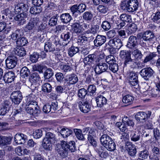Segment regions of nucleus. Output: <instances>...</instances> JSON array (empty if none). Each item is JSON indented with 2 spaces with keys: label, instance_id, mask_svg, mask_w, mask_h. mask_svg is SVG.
<instances>
[{
  "label": "nucleus",
  "instance_id": "f257e3e1",
  "mask_svg": "<svg viewBox=\"0 0 160 160\" xmlns=\"http://www.w3.org/2000/svg\"><path fill=\"white\" fill-rule=\"evenodd\" d=\"M96 131L95 129L89 127L84 128L82 130L78 129H74V132L77 138L79 140H84L86 138L85 136L87 134L88 140L91 144L95 147L97 145V142L95 139Z\"/></svg>",
  "mask_w": 160,
  "mask_h": 160
},
{
  "label": "nucleus",
  "instance_id": "f03ea898",
  "mask_svg": "<svg viewBox=\"0 0 160 160\" xmlns=\"http://www.w3.org/2000/svg\"><path fill=\"white\" fill-rule=\"evenodd\" d=\"M101 143L107 150L112 151L116 148V144L112 139L107 134L102 135L100 139Z\"/></svg>",
  "mask_w": 160,
  "mask_h": 160
},
{
  "label": "nucleus",
  "instance_id": "7ed1b4c3",
  "mask_svg": "<svg viewBox=\"0 0 160 160\" xmlns=\"http://www.w3.org/2000/svg\"><path fill=\"white\" fill-rule=\"evenodd\" d=\"M46 134L42 142V145L44 149L51 150L52 148V143L56 140L55 135L53 133L47 132L46 130Z\"/></svg>",
  "mask_w": 160,
  "mask_h": 160
},
{
  "label": "nucleus",
  "instance_id": "20e7f679",
  "mask_svg": "<svg viewBox=\"0 0 160 160\" xmlns=\"http://www.w3.org/2000/svg\"><path fill=\"white\" fill-rule=\"evenodd\" d=\"M151 113V112L150 111H148L146 112H139L135 115V118L141 125H144L143 122L146 121L150 118Z\"/></svg>",
  "mask_w": 160,
  "mask_h": 160
},
{
  "label": "nucleus",
  "instance_id": "39448f33",
  "mask_svg": "<svg viewBox=\"0 0 160 160\" xmlns=\"http://www.w3.org/2000/svg\"><path fill=\"white\" fill-rule=\"evenodd\" d=\"M154 73L153 70L150 67L145 68L142 69L139 72L141 76L145 80L148 81Z\"/></svg>",
  "mask_w": 160,
  "mask_h": 160
},
{
  "label": "nucleus",
  "instance_id": "423d86ee",
  "mask_svg": "<svg viewBox=\"0 0 160 160\" xmlns=\"http://www.w3.org/2000/svg\"><path fill=\"white\" fill-rule=\"evenodd\" d=\"M128 78L129 84L133 88L137 89L139 87L138 74L136 73L131 72Z\"/></svg>",
  "mask_w": 160,
  "mask_h": 160
},
{
  "label": "nucleus",
  "instance_id": "0eeeda50",
  "mask_svg": "<svg viewBox=\"0 0 160 160\" xmlns=\"http://www.w3.org/2000/svg\"><path fill=\"white\" fill-rule=\"evenodd\" d=\"M18 61V58L14 55L9 56L5 61L7 68L8 69L14 68L16 65Z\"/></svg>",
  "mask_w": 160,
  "mask_h": 160
},
{
  "label": "nucleus",
  "instance_id": "6e6552de",
  "mask_svg": "<svg viewBox=\"0 0 160 160\" xmlns=\"http://www.w3.org/2000/svg\"><path fill=\"white\" fill-rule=\"evenodd\" d=\"M11 99L15 104H18L21 102L22 96L21 92L18 91L12 92L11 95Z\"/></svg>",
  "mask_w": 160,
  "mask_h": 160
},
{
  "label": "nucleus",
  "instance_id": "1a4fd4ad",
  "mask_svg": "<svg viewBox=\"0 0 160 160\" xmlns=\"http://www.w3.org/2000/svg\"><path fill=\"white\" fill-rule=\"evenodd\" d=\"M28 15L27 12H23L18 14L14 17V19L18 22V24L21 25L26 23L28 20Z\"/></svg>",
  "mask_w": 160,
  "mask_h": 160
},
{
  "label": "nucleus",
  "instance_id": "9d476101",
  "mask_svg": "<svg viewBox=\"0 0 160 160\" xmlns=\"http://www.w3.org/2000/svg\"><path fill=\"white\" fill-rule=\"evenodd\" d=\"M108 45L115 49H119L122 46V43L121 40L115 38L109 40L108 42Z\"/></svg>",
  "mask_w": 160,
  "mask_h": 160
},
{
  "label": "nucleus",
  "instance_id": "9b49d317",
  "mask_svg": "<svg viewBox=\"0 0 160 160\" xmlns=\"http://www.w3.org/2000/svg\"><path fill=\"white\" fill-rule=\"evenodd\" d=\"M90 100L91 99H90L83 102L79 101L78 102L80 109L82 112L87 113L90 111L91 106L89 104Z\"/></svg>",
  "mask_w": 160,
  "mask_h": 160
},
{
  "label": "nucleus",
  "instance_id": "f8f14e48",
  "mask_svg": "<svg viewBox=\"0 0 160 160\" xmlns=\"http://www.w3.org/2000/svg\"><path fill=\"white\" fill-rule=\"evenodd\" d=\"M67 147V142L62 141L61 142V147L57 149L58 154L62 157H66L68 155V149Z\"/></svg>",
  "mask_w": 160,
  "mask_h": 160
},
{
  "label": "nucleus",
  "instance_id": "ddd939ff",
  "mask_svg": "<svg viewBox=\"0 0 160 160\" xmlns=\"http://www.w3.org/2000/svg\"><path fill=\"white\" fill-rule=\"evenodd\" d=\"M108 67L105 62H99L95 67V71L97 74H100L108 70Z\"/></svg>",
  "mask_w": 160,
  "mask_h": 160
},
{
  "label": "nucleus",
  "instance_id": "4468645a",
  "mask_svg": "<svg viewBox=\"0 0 160 160\" xmlns=\"http://www.w3.org/2000/svg\"><path fill=\"white\" fill-rule=\"evenodd\" d=\"M137 44V37L134 36H131L129 38L126 46L130 49H136Z\"/></svg>",
  "mask_w": 160,
  "mask_h": 160
},
{
  "label": "nucleus",
  "instance_id": "2eb2a0df",
  "mask_svg": "<svg viewBox=\"0 0 160 160\" xmlns=\"http://www.w3.org/2000/svg\"><path fill=\"white\" fill-rule=\"evenodd\" d=\"M128 8L127 11L129 12H133L137 9L138 6V2L137 0L128 1Z\"/></svg>",
  "mask_w": 160,
  "mask_h": 160
},
{
  "label": "nucleus",
  "instance_id": "dca6fc26",
  "mask_svg": "<svg viewBox=\"0 0 160 160\" xmlns=\"http://www.w3.org/2000/svg\"><path fill=\"white\" fill-rule=\"evenodd\" d=\"M65 80L68 85L70 86L78 82V78L76 74L72 73L67 76Z\"/></svg>",
  "mask_w": 160,
  "mask_h": 160
},
{
  "label": "nucleus",
  "instance_id": "f3484780",
  "mask_svg": "<svg viewBox=\"0 0 160 160\" xmlns=\"http://www.w3.org/2000/svg\"><path fill=\"white\" fill-rule=\"evenodd\" d=\"M107 38L105 36L98 35L94 41L95 46L98 47L104 44L106 41Z\"/></svg>",
  "mask_w": 160,
  "mask_h": 160
},
{
  "label": "nucleus",
  "instance_id": "a211bd4d",
  "mask_svg": "<svg viewBox=\"0 0 160 160\" xmlns=\"http://www.w3.org/2000/svg\"><path fill=\"white\" fill-rule=\"evenodd\" d=\"M142 38L145 41L151 42L153 41L155 35L152 32L147 31L143 33Z\"/></svg>",
  "mask_w": 160,
  "mask_h": 160
},
{
  "label": "nucleus",
  "instance_id": "6ab92c4d",
  "mask_svg": "<svg viewBox=\"0 0 160 160\" xmlns=\"http://www.w3.org/2000/svg\"><path fill=\"white\" fill-rule=\"evenodd\" d=\"M71 33L70 32H67L62 34L60 37L63 42H62V45L66 46L69 43L71 40Z\"/></svg>",
  "mask_w": 160,
  "mask_h": 160
},
{
  "label": "nucleus",
  "instance_id": "aec40b11",
  "mask_svg": "<svg viewBox=\"0 0 160 160\" xmlns=\"http://www.w3.org/2000/svg\"><path fill=\"white\" fill-rule=\"evenodd\" d=\"M10 102L6 101L0 107V115H4L9 110Z\"/></svg>",
  "mask_w": 160,
  "mask_h": 160
},
{
  "label": "nucleus",
  "instance_id": "412c9836",
  "mask_svg": "<svg viewBox=\"0 0 160 160\" xmlns=\"http://www.w3.org/2000/svg\"><path fill=\"white\" fill-rule=\"evenodd\" d=\"M15 74L12 71L8 72L3 76V80L6 83H10L13 81L15 78Z\"/></svg>",
  "mask_w": 160,
  "mask_h": 160
},
{
  "label": "nucleus",
  "instance_id": "4be33fe9",
  "mask_svg": "<svg viewBox=\"0 0 160 160\" xmlns=\"http://www.w3.org/2000/svg\"><path fill=\"white\" fill-rule=\"evenodd\" d=\"M125 148L130 156H134L135 155L137 152V149L134 145L127 143L125 145Z\"/></svg>",
  "mask_w": 160,
  "mask_h": 160
},
{
  "label": "nucleus",
  "instance_id": "5701e85b",
  "mask_svg": "<svg viewBox=\"0 0 160 160\" xmlns=\"http://www.w3.org/2000/svg\"><path fill=\"white\" fill-rule=\"evenodd\" d=\"M27 136L22 133H18L15 135V141L18 144H22L25 142Z\"/></svg>",
  "mask_w": 160,
  "mask_h": 160
},
{
  "label": "nucleus",
  "instance_id": "b1692460",
  "mask_svg": "<svg viewBox=\"0 0 160 160\" xmlns=\"http://www.w3.org/2000/svg\"><path fill=\"white\" fill-rule=\"evenodd\" d=\"M96 101L98 107L101 108L106 105L107 102L106 98L102 95H100L96 98Z\"/></svg>",
  "mask_w": 160,
  "mask_h": 160
},
{
  "label": "nucleus",
  "instance_id": "393cba45",
  "mask_svg": "<svg viewBox=\"0 0 160 160\" xmlns=\"http://www.w3.org/2000/svg\"><path fill=\"white\" fill-rule=\"evenodd\" d=\"M120 57L124 60V63L131 58V52L126 50H121L120 52Z\"/></svg>",
  "mask_w": 160,
  "mask_h": 160
},
{
  "label": "nucleus",
  "instance_id": "a878e982",
  "mask_svg": "<svg viewBox=\"0 0 160 160\" xmlns=\"http://www.w3.org/2000/svg\"><path fill=\"white\" fill-rule=\"evenodd\" d=\"M152 151L153 154H151L149 156V158L152 160L158 159V157L160 154V149L158 147L154 146L152 148Z\"/></svg>",
  "mask_w": 160,
  "mask_h": 160
},
{
  "label": "nucleus",
  "instance_id": "bb28decb",
  "mask_svg": "<svg viewBox=\"0 0 160 160\" xmlns=\"http://www.w3.org/2000/svg\"><path fill=\"white\" fill-rule=\"evenodd\" d=\"M60 19L62 22L67 24L72 19V17L69 13H64L61 15Z\"/></svg>",
  "mask_w": 160,
  "mask_h": 160
},
{
  "label": "nucleus",
  "instance_id": "cd10ccee",
  "mask_svg": "<svg viewBox=\"0 0 160 160\" xmlns=\"http://www.w3.org/2000/svg\"><path fill=\"white\" fill-rule=\"evenodd\" d=\"M131 134L130 136L131 138V140L134 142H136L139 141L141 138V133L133 130L131 131Z\"/></svg>",
  "mask_w": 160,
  "mask_h": 160
},
{
  "label": "nucleus",
  "instance_id": "c85d7f7f",
  "mask_svg": "<svg viewBox=\"0 0 160 160\" xmlns=\"http://www.w3.org/2000/svg\"><path fill=\"white\" fill-rule=\"evenodd\" d=\"M59 132L64 138H66L71 134L72 131L69 129L63 128L60 130Z\"/></svg>",
  "mask_w": 160,
  "mask_h": 160
},
{
  "label": "nucleus",
  "instance_id": "c756f323",
  "mask_svg": "<svg viewBox=\"0 0 160 160\" xmlns=\"http://www.w3.org/2000/svg\"><path fill=\"white\" fill-rule=\"evenodd\" d=\"M44 73V77L45 79L44 81H45L46 79L50 78L53 75L52 69L51 68H47Z\"/></svg>",
  "mask_w": 160,
  "mask_h": 160
},
{
  "label": "nucleus",
  "instance_id": "7c9ffc66",
  "mask_svg": "<svg viewBox=\"0 0 160 160\" xmlns=\"http://www.w3.org/2000/svg\"><path fill=\"white\" fill-rule=\"evenodd\" d=\"M26 110L27 112L31 115L37 116L39 114L40 112L39 108L36 109L32 108H29V107H26Z\"/></svg>",
  "mask_w": 160,
  "mask_h": 160
},
{
  "label": "nucleus",
  "instance_id": "2f4dec72",
  "mask_svg": "<svg viewBox=\"0 0 160 160\" xmlns=\"http://www.w3.org/2000/svg\"><path fill=\"white\" fill-rule=\"evenodd\" d=\"M11 139L10 137L0 136V145H5L10 143Z\"/></svg>",
  "mask_w": 160,
  "mask_h": 160
},
{
  "label": "nucleus",
  "instance_id": "473e14b6",
  "mask_svg": "<svg viewBox=\"0 0 160 160\" xmlns=\"http://www.w3.org/2000/svg\"><path fill=\"white\" fill-rule=\"evenodd\" d=\"M78 47L72 46L68 49V55L70 57H73L75 54L79 52Z\"/></svg>",
  "mask_w": 160,
  "mask_h": 160
},
{
  "label": "nucleus",
  "instance_id": "72a5a7b5",
  "mask_svg": "<svg viewBox=\"0 0 160 160\" xmlns=\"http://www.w3.org/2000/svg\"><path fill=\"white\" fill-rule=\"evenodd\" d=\"M120 18L121 20L123 21L125 23L131 22L132 21L131 16L126 13L121 14Z\"/></svg>",
  "mask_w": 160,
  "mask_h": 160
},
{
  "label": "nucleus",
  "instance_id": "f704fd0d",
  "mask_svg": "<svg viewBox=\"0 0 160 160\" xmlns=\"http://www.w3.org/2000/svg\"><path fill=\"white\" fill-rule=\"evenodd\" d=\"M75 142L74 141H71L68 143L67 142V147L68 149V152L69 151L72 152H74L76 150V147L75 145Z\"/></svg>",
  "mask_w": 160,
  "mask_h": 160
},
{
  "label": "nucleus",
  "instance_id": "c9c22d12",
  "mask_svg": "<svg viewBox=\"0 0 160 160\" xmlns=\"http://www.w3.org/2000/svg\"><path fill=\"white\" fill-rule=\"evenodd\" d=\"M83 19L87 21H90L93 18V15L90 11H87L83 15Z\"/></svg>",
  "mask_w": 160,
  "mask_h": 160
},
{
  "label": "nucleus",
  "instance_id": "e433bc0d",
  "mask_svg": "<svg viewBox=\"0 0 160 160\" xmlns=\"http://www.w3.org/2000/svg\"><path fill=\"white\" fill-rule=\"evenodd\" d=\"M40 77L38 73L34 72L31 75L29 78L30 81L32 83H35L39 81Z\"/></svg>",
  "mask_w": 160,
  "mask_h": 160
},
{
  "label": "nucleus",
  "instance_id": "4c0bfd02",
  "mask_svg": "<svg viewBox=\"0 0 160 160\" xmlns=\"http://www.w3.org/2000/svg\"><path fill=\"white\" fill-rule=\"evenodd\" d=\"M28 43V40L26 38L24 37L20 38L16 41L17 45L18 46H25Z\"/></svg>",
  "mask_w": 160,
  "mask_h": 160
},
{
  "label": "nucleus",
  "instance_id": "58836bf2",
  "mask_svg": "<svg viewBox=\"0 0 160 160\" xmlns=\"http://www.w3.org/2000/svg\"><path fill=\"white\" fill-rule=\"evenodd\" d=\"M42 90L45 92L49 93L52 90L51 85L49 83H45L42 86Z\"/></svg>",
  "mask_w": 160,
  "mask_h": 160
},
{
  "label": "nucleus",
  "instance_id": "ea45409f",
  "mask_svg": "<svg viewBox=\"0 0 160 160\" xmlns=\"http://www.w3.org/2000/svg\"><path fill=\"white\" fill-rule=\"evenodd\" d=\"M132 54L135 59L138 60L141 59L143 56L141 51L138 49L134 50L132 52Z\"/></svg>",
  "mask_w": 160,
  "mask_h": 160
},
{
  "label": "nucleus",
  "instance_id": "a19ab883",
  "mask_svg": "<svg viewBox=\"0 0 160 160\" xmlns=\"http://www.w3.org/2000/svg\"><path fill=\"white\" fill-rule=\"evenodd\" d=\"M72 30L76 33H80L82 31L81 26L78 23H75L72 25Z\"/></svg>",
  "mask_w": 160,
  "mask_h": 160
},
{
  "label": "nucleus",
  "instance_id": "79ce46f5",
  "mask_svg": "<svg viewBox=\"0 0 160 160\" xmlns=\"http://www.w3.org/2000/svg\"><path fill=\"white\" fill-rule=\"evenodd\" d=\"M42 10V8L39 6H34L31 7L30 12L32 14H37L40 13Z\"/></svg>",
  "mask_w": 160,
  "mask_h": 160
},
{
  "label": "nucleus",
  "instance_id": "37998d69",
  "mask_svg": "<svg viewBox=\"0 0 160 160\" xmlns=\"http://www.w3.org/2000/svg\"><path fill=\"white\" fill-rule=\"evenodd\" d=\"M149 152L146 149H144L142 151H140L138 153V156L141 158L142 159H146L148 158L149 156Z\"/></svg>",
  "mask_w": 160,
  "mask_h": 160
},
{
  "label": "nucleus",
  "instance_id": "c03bdc74",
  "mask_svg": "<svg viewBox=\"0 0 160 160\" xmlns=\"http://www.w3.org/2000/svg\"><path fill=\"white\" fill-rule=\"evenodd\" d=\"M134 99L133 97L130 95H127L124 96L122 99L123 103L128 104V105L131 104Z\"/></svg>",
  "mask_w": 160,
  "mask_h": 160
},
{
  "label": "nucleus",
  "instance_id": "a18cd8bd",
  "mask_svg": "<svg viewBox=\"0 0 160 160\" xmlns=\"http://www.w3.org/2000/svg\"><path fill=\"white\" fill-rule=\"evenodd\" d=\"M157 55L156 52H150L149 54L145 57L143 61V62L144 63L147 62L156 57Z\"/></svg>",
  "mask_w": 160,
  "mask_h": 160
},
{
  "label": "nucleus",
  "instance_id": "49530a36",
  "mask_svg": "<svg viewBox=\"0 0 160 160\" xmlns=\"http://www.w3.org/2000/svg\"><path fill=\"white\" fill-rule=\"evenodd\" d=\"M15 52L16 54L20 57H23L25 56L26 53V52L24 48L22 47L16 49L15 51Z\"/></svg>",
  "mask_w": 160,
  "mask_h": 160
},
{
  "label": "nucleus",
  "instance_id": "de8ad7c7",
  "mask_svg": "<svg viewBox=\"0 0 160 160\" xmlns=\"http://www.w3.org/2000/svg\"><path fill=\"white\" fill-rule=\"evenodd\" d=\"M30 70L26 67L22 68L20 71L21 76L24 78L27 77L30 74Z\"/></svg>",
  "mask_w": 160,
  "mask_h": 160
},
{
  "label": "nucleus",
  "instance_id": "09e8293b",
  "mask_svg": "<svg viewBox=\"0 0 160 160\" xmlns=\"http://www.w3.org/2000/svg\"><path fill=\"white\" fill-rule=\"evenodd\" d=\"M44 49L46 52H53L55 50L54 45L49 42L46 43L44 45Z\"/></svg>",
  "mask_w": 160,
  "mask_h": 160
},
{
  "label": "nucleus",
  "instance_id": "8fccbe9b",
  "mask_svg": "<svg viewBox=\"0 0 160 160\" xmlns=\"http://www.w3.org/2000/svg\"><path fill=\"white\" fill-rule=\"evenodd\" d=\"M137 29V27L135 23H132L129 26L128 28V33L132 34L135 33Z\"/></svg>",
  "mask_w": 160,
  "mask_h": 160
},
{
  "label": "nucleus",
  "instance_id": "3c124183",
  "mask_svg": "<svg viewBox=\"0 0 160 160\" xmlns=\"http://www.w3.org/2000/svg\"><path fill=\"white\" fill-rule=\"evenodd\" d=\"M87 94V90L84 88L79 89L78 91V96L82 98H84Z\"/></svg>",
  "mask_w": 160,
  "mask_h": 160
},
{
  "label": "nucleus",
  "instance_id": "603ef678",
  "mask_svg": "<svg viewBox=\"0 0 160 160\" xmlns=\"http://www.w3.org/2000/svg\"><path fill=\"white\" fill-rule=\"evenodd\" d=\"M45 68H47L46 66L39 64L35 65L33 67L34 70L38 71L40 73H43V69Z\"/></svg>",
  "mask_w": 160,
  "mask_h": 160
},
{
  "label": "nucleus",
  "instance_id": "864d4df0",
  "mask_svg": "<svg viewBox=\"0 0 160 160\" xmlns=\"http://www.w3.org/2000/svg\"><path fill=\"white\" fill-rule=\"evenodd\" d=\"M32 135L34 138L38 139L42 136V131L40 129L36 130L33 132Z\"/></svg>",
  "mask_w": 160,
  "mask_h": 160
},
{
  "label": "nucleus",
  "instance_id": "5fc2aeb1",
  "mask_svg": "<svg viewBox=\"0 0 160 160\" xmlns=\"http://www.w3.org/2000/svg\"><path fill=\"white\" fill-rule=\"evenodd\" d=\"M137 63L134 61V60L130 58L129 60H128L125 63H124L125 66L129 65L131 68H135L136 65L137 64Z\"/></svg>",
  "mask_w": 160,
  "mask_h": 160
},
{
  "label": "nucleus",
  "instance_id": "6e6d98bb",
  "mask_svg": "<svg viewBox=\"0 0 160 160\" xmlns=\"http://www.w3.org/2000/svg\"><path fill=\"white\" fill-rule=\"evenodd\" d=\"M96 90V87L95 86L93 85H90L88 87V91L90 93H91V96H88L91 99L92 98V97L91 95H94V94L95 93Z\"/></svg>",
  "mask_w": 160,
  "mask_h": 160
},
{
  "label": "nucleus",
  "instance_id": "4d7b16f0",
  "mask_svg": "<svg viewBox=\"0 0 160 160\" xmlns=\"http://www.w3.org/2000/svg\"><path fill=\"white\" fill-rule=\"evenodd\" d=\"M101 27L104 30L108 31L110 28L111 26L109 22L104 21L102 23Z\"/></svg>",
  "mask_w": 160,
  "mask_h": 160
},
{
  "label": "nucleus",
  "instance_id": "13d9d810",
  "mask_svg": "<svg viewBox=\"0 0 160 160\" xmlns=\"http://www.w3.org/2000/svg\"><path fill=\"white\" fill-rule=\"evenodd\" d=\"M26 107H29V108H32L36 109L38 108H39L38 106V103L36 101H32L31 102H28Z\"/></svg>",
  "mask_w": 160,
  "mask_h": 160
},
{
  "label": "nucleus",
  "instance_id": "bf43d9fd",
  "mask_svg": "<svg viewBox=\"0 0 160 160\" xmlns=\"http://www.w3.org/2000/svg\"><path fill=\"white\" fill-rule=\"evenodd\" d=\"M20 30H17L15 32L12 34L11 35V38L12 39L14 40L18 39L21 36V34L20 33Z\"/></svg>",
  "mask_w": 160,
  "mask_h": 160
},
{
  "label": "nucleus",
  "instance_id": "052dcab7",
  "mask_svg": "<svg viewBox=\"0 0 160 160\" xmlns=\"http://www.w3.org/2000/svg\"><path fill=\"white\" fill-rule=\"evenodd\" d=\"M55 76L58 82L61 83L63 82L64 77L62 73L57 72Z\"/></svg>",
  "mask_w": 160,
  "mask_h": 160
},
{
  "label": "nucleus",
  "instance_id": "680f3d73",
  "mask_svg": "<svg viewBox=\"0 0 160 160\" xmlns=\"http://www.w3.org/2000/svg\"><path fill=\"white\" fill-rule=\"evenodd\" d=\"M109 69L113 72H115L118 71V64L114 62L109 65Z\"/></svg>",
  "mask_w": 160,
  "mask_h": 160
},
{
  "label": "nucleus",
  "instance_id": "e2e57ef3",
  "mask_svg": "<svg viewBox=\"0 0 160 160\" xmlns=\"http://www.w3.org/2000/svg\"><path fill=\"white\" fill-rule=\"evenodd\" d=\"M105 60L106 62L109 65L116 62L115 58L112 55H109L107 56Z\"/></svg>",
  "mask_w": 160,
  "mask_h": 160
},
{
  "label": "nucleus",
  "instance_id": "0e129e2a",
  "mask_svg": "<svg viewBox=\"0 0 160 160\" xmlns=\"http://www.w3.org/2000/svg\"><path fill=\"white\" fill-rule=\"evenodd\" d=\"M58 21V18L57 16L52 17L49 20L48 24L51 26H54L56 25Z\"/></svg>",
  "mask_w": 160,
  "mask_h": 160
},
{
  "label": "nucleus",
  "instance_id": "69168bd1",
  "mask_svg": "<svg viewBox=\"0 0 160 160\" xmlns=\"http://www.w3.org/2000/svg\"><path fill=\"white\" fill-rule=\"evenodd\" d=\"M154 137L156 141L160 139V133L159 130L157 128H154L153 130Z\"/></svg>",
  "mask_w": 160,
  "mask_h": 160
},
{
  "label": "nucleus",
  "instance_id": "338daca9",
  "mask_svg": "<svg viewBox=\"0 0 160 160\" xmlns=\"http://www.w3.org/2000/svg\"><path fill=\"white\" fill-rule=\"evenodd\" d=\"M152 19L154 22L160 23V12H156Z\"/></svg>",
  "mask_w": 160,
  "mask_h": 160
},
{
  "label": "nucleus",
  "instance_id": "774afa93",
  "mask_svg": "<svg viewBox=\"0 0 160 160\" xmlns=\"http://www.w3.org/2000/svg\"><path fill=\"white\" fill-rule=\"evenodd\" d=\"M151 95L154 98L159 97L160 96V92L155 88H153L152 90Z\"/></svg>",
  "mask_w": 160,
  "mask_h": 160
}]
</instances>
